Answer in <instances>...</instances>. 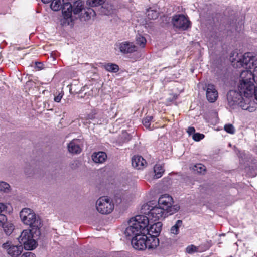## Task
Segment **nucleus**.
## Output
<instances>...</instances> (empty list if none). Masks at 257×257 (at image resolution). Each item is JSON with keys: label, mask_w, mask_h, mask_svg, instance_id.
Masks as SVG:
<instances>
[{"label": "nucleus", "mask_w": 257, "mask_h": 257, "mask_svg": "<svg viewBox=\"0 0 257 257\" xmlns=\"http://www.w3.org/2000/svg\"><path fill=\"white\" fill-rule=\"evenodd\" d=\"M148 218L146 216L137 215L130 220L124 233L126 236H133L131 244L135 249H154L159 245V240L156 236L146 235L148 233Z\"/></svg>", "instance_id": "1"}, {"label": "nucleus", "mask_w": 257, "mask_h": 257, "mask_svg": "<svg viewBox=\"0 0 257 257\" xmlns=\"http://www.w3.org/2000/svg\"><path fill=\"white\" fill-rule=\"evenodd\" d=\"M238 91L239 96H257V69L242 71Z\"/></svg>", "instance_id": "2"}, {"label": "nucleus", "mask_w": 257, "mask_h": 257, "mask_svg": "<svg viewBox=\"0 0 257 257\" xmlns=\"http://www.w3.org/2000/svg\"><path fill=\"white\" fill-rule=\"evenodd\" d=\"M20 217L24 224L29 225L33 229H39L42 226L39 216L30 208L23 209L20 213Z\"/></svg>", "instance_id": "3"}, {"label": "nucleus", "mask_w": 257, "mask_h": 257, "mask_svg": "<svg viewBox=\"0 0 257 257\" xmlns=\"http://www.w3.org/2000/svg\"><path fill=\"white\" fill-rule=\"evenodd\" d=\"M173 198L168 194L162 195L158 200V205L164 209L169 215L176 213L180 208L177 205L173 206Z\"/></svg>", "instance_id": "4"}, {"label": "nucleus", "mask_w": 257, "mask_h": 257, "mask_svg": "<svg viewBox=\"0 0 257 257\" xmlns=\"http://www.w3.org/2000/svg\"><path fill=\"white\" fill-rule=\"evenodd\" d=\"M96 208L100 213L108 214L113 210L114 204L108 197L102 196L96 201Z\"/></svg>", "instance_id": "5"}, {"label": "nucleus", "mask_w": 257, "mask_h": 257, "mask_svg": "<svg viewBox=\"0 0 257 257\" xmlns=\"http://www.w3.org/2000/svg\"><path fill=\"white\" fill-rule=\"evenodd\" d=\"M20 244H23L26 250H33L36 247V241L33 239L30 230H24L18 238Z\"/></svg>", "instance_id": "6"}, {"label": "nucleus", "mask_w": 257, "mask_h": 257, "mask_svg": "<svg viewBox=\"0 0 257 257\" xmlns=\"http://www.w3.org/2000/svg\"><path fill=\"white\" fill-rule=\"evenodd\" d=\"M237 67H242L246 70H250L252 67L257 68V58L253 56L251 53H245L242 57L237 61Z\"/></svg>", "instance_id": "7"}, {"label": "nucleus", "mask_w": 257, "mask_h": 257, "mask_svg": "<svg viewBox=\"0 0 257 257\" xmlns=\"http://www.w3.org/2000/svg\"><path fill=\"white\" fill-rule=\"evenodd\" d=\"M172 23L174 27L182 31L186 30L191 27L190 21L182 14L174 16Z\"/></svg>", "instance_id": "8"}, {"label": "nucleus", "mask_w": 257, "mask_h": 257, "mask_svg": "<svg viewBox=\"0 0 257 257\" xmlns=\"http://www.w3.org/2000/svg\"><path fill=\"white\" fill-rule=\"evenodd\" d=\"M238 106L242 109L253 112L257 106V97H239Z\"/></svg>", "instance_id": "9"}, {"label": "nucleus", "mask_w": 257, "mask_h": 257, "mask_svg": "<svg viewBox=\"0 0 257 257\" xmlns=\"http://www.w3.org/2000/svg\"><path fill=\"white\" fill-rule=\"evenodd\" d=\"M61 9L63 18L61 19V24L62 26L71 25L72 22V19L71 18L72 5L69 2L64 3Z\"/></svg>", "instance_id": "10"}, {"label": "nucleus", "mask_w": 257, "mask_h": 257, "mask_svg": "<svg viewBox=\"0 0 257 257\" xmlns=\"http://www.w3.org/2000/svg\"><path fill=\"white\" fill-rule=\"evenodd\" d=\"M169 215L164 209L158 205L155 206L150 209L148 213V217H147L148 218V220L150 219L152 221H156L164 219L166 216Z\"/></svg>", "instance_id": "11"}, {"label": "nucleus", "mask_w": 257, "mask_h": 257, "mask_svg": "<svg viewBox=\"0 0 257 257\" xmlns=\"http://www.w3.org/2000/svg\"><path fill=\"white\" fill-rule=\"evenodd\" d=\"M2 247L5 249L8 254L12 257L19 256L23 250V247L20 245H13L11 242H7L2 244Z\"/></svg>", "instance_id": "12"}, {"label": "nucleus", "mask_w": 257, "mask_h": 257, "mask_svg": "<svg viewBox=\"0 0 257 257\" xmlns=\"http://www.w3.org/2000/svg\"><path fill=\"white\" fill-rule=\"evenodd\" d=\"M81 140L78 139H73L68 145V149L72 154H79L81 152L80 147Z\"/></svg>", "instance_id": "13"}, {"label": "nucleus", "mask_w": 257, "mask_h": 257, "mask_svg": "<svg viewBox=\"0 0 257 257\" xmlns=\"http://www.w3.org/2000/svg\"><path fill=\"white\" fill-rule=\"evenodd\" d=\"M120 51L123 53H131L136 50L135 45L132 42H123L118 44Z\"/></svg>", "instance_id": "14"}, {"label": "nucleus", "mask_w": 257, "mask_h": 257, "mask_svg": "<svg viewBox=\"0 0 257 257\" xmlns=\"http://www.w3.org/2000/svg\"><path fill=\"white\" fill-rule=\"evenodd\" d=\"M115 11L114 6L108 2L104 3V5L101 7L100 12L102 15H110L113 14Z\"/></svg>", "instance_id": "15"}, {"label": "nucleus", "mask_w": 257, "mask_h": 257, "mask_svg": "<svg viewBox=\"0 0 257 257\" xmlns=\"http://www.w3.org/2000/svg\"><path fill=\"white\" fill-rule=\"evenodd\" d=\"M96 13L91 8H86L83 9V14H80V19L82 20L87 21L95 16Z\"/></svg>", "instance_id": "16"}, {"label": "nucleus", "mask_w": 257, "mask_h": 257, "mask_svg": "<svg viewBox=\"0 0 257 257\" xmlns=\"http://www.w3.org/2000/svg\"><path fill=\"white\" fill-rule=\"evenodd\" d=\"M146 162L144 158L141 156H134L132 159V166L138 169H142Z\"/></svg>", "instance_id": "17"}, {"label": "nucleus", "mask_w": 257, "mask_h": 257, "mask_svg": "<svg viewBox=\"0 0 257 257\" xmlns=\"http://www.w3.org/2000/svg\"><path fill=\"white\" fill-rule=\"evenodd\" d=\"M107 157L106 154L104 152H95L92 155L93 161L96 163H103Z\"/></svg>", "instance_id": "18"}, {"label": "nucleus", "mask_w": 257, "mask_h": 257, "mask_svg": "<svg viewBox=\"0 0 257 257\" xmlns=\"http://www.w3.org/2000/svg\"><path fill=\"white\" fill-rule=\"evenodd\" d=\"M162 224L161 222L154 223L153 224L151 225L149 228H148V233L151 232L157 236L160 233L162 230Z\"/></svg>", "instance_id": "19"}, {"label": "nucleus", "mask_w": 257, "mask_h": 257, "mask_svg": "<svg viewBox=\"0 0 257 257\" xmlns=\"http://www.w3.org/2000/svg\"><path fill=\"white\" fill-rule=\"evenodd\" d=\"M165 170L164 166L162 164H157L154 167V179H159L164 174Z\"/></svg>", "instance_id": "20"}, {"label": "nucleus", "mask_w": 257, "mask_h": 257, "mask_svg": "<svg viewBox=\"0 0 257 257\" xmlns=\"http://www.w3.org/2000/svg\"><path fill=\"white\" fill-rule=\"evenodd\" d=\"M84 8L81 1H76L72 6V12L74 14H83V11Z\"/></svg>", "instance_id": "21"}, {"label": "nucleus", "mask_w": 257, "mask_h": 257, "mask_svg": "<svg viewBox=\"0 0 257 257\" xmlns=\"http://www.w3.org/2000/svg\"><path fill=\"white\" fill-rule=\"evenodd\" d=\"M218 91L216 87L211 84L207 85L206 87V96H218Z\"/></svg>", "instance_id": "22"}, {"label": "nucleus", "mask_w": 257, "mask_h": 257, "mask_svg": "<svg viewBox=\"0 0 257 257\" xmlns=\"http://www.w3.org/2000/svg\"><path fill=\"white\" fill-rule=\"evenodd\" d=\"M64 0H53L51 4V8L55 11H57L62 9Z\"/></svg>", "instance_id": "23"}, {"label": "nucleus", "mask_w": 257, "mask_h": 257, "mask_svg": "<svg viewBox=\"0 0 257 257\" xmlns=\"http://www.w3.org/2000/svg\"><path fill=\"white\" fill-rule=\"evenodd\" d=\"M104 68L107 71L110 72L116 73L119 70V67L117 65L113 63H107L105 64L104 65Z\"/></svg>", "instance_id": "24"}, {"label": "nucleus", "mask_w": 257, "mask_h": 257, "mask_svg": "<svg viewBox=\"0 0 257 257\" xmlns=\"http://www.w3.org/2000/svg\"><path fill=\"white\" fill-rule=\"evenodd\" d=\"M2 226L7 235L11 234L14 229L13 224L11 223L7 222V221L2 225Z\"/></svg>", "instance_id": "25"}, {"label": "nucleus", "mask_w": 257, "mask_h": 257, "mask_svg": "<svg viewBox=\"0 0 257 257\" xmlns=\"http://www.w3.org/2000/svg\"><path fill=\"white\" fill-rule=\"evenodd\" d=\"M229 106L233 109L238 105L239 97H227Z\"/></svg>", "instance_id": "26"}, {"label": "nucleus", "mask_w": 257, "mask_h": 257, "mask_svg": "<svg viewBox=\"0 0 257 257\" xmlns=\"http://www.w3.org/2000/svg\"><path fill=\"white\" fill-rule=\"evenodd\" d=\"M136 43L141 47L144 48L146 44V38L141 34H138L136 37Z\"/></svg>", "instance_id": "27"}, {"label": "nucleus", "mask_w": 257, "mask_h": 257, "mask_svg": "<svg viewBox=\"0 0 257 257\" xmlns=\"http://www.w3.org/2000/svg\"><path fill=\"white\" fill-rule=\"evenodd\" d=\"M182 220H178L176 221L175 224L174 225H173L170 229V231H171V233L174 234H178L179 233V229L182 226Z\"/></svg>", "instance_id": "28"}, {"label": "nucleus", "mask_w": 257, "mask_h": 257, "mask_svg": "<svg viewBox=\"0 0 257 257\" xmlns=\"http://www.w3.org/2000/svg\"><path fill=\"white\" fill-rule=\"evenodd\" d=\"M193 170L197 173L204 174L206 171V167L202 164H197L193 166Z\"/></svg>", "instance_id": "29"}, {"label": "nucleus", "mask_w": 257, "mask_h": 257, "mask_svg": "<svg viewBox=\"0 0 257 257\" xmlns=\"http://www.w3.org/2000/svg\"><path fill=\"white\" fill-rule=\"evenodd\" d=\"M147 15L148 19L154 20L158 17L159 13L155 10L149 9L147 10Z\"/></svg>", "instance_id": "30"}, {"label": "nucleus", "mask_w": 257, "mask_h": 257, "mask_svg": "<svg viewBox=\"0 0 257 257\" xmlns=\"http://www.w3.org/2000/svg\"><path fill=\"white\" fill-rule=\"evenodd\" d=\"M105 0H87L86 3L89 6L97 7L103 4Z\"/></svg>", "instance_id": "31"}, {"label": "nucleus", "mask_w": 257, "mask_h": 257, "mask_svg": "<svg viewBox=\"0 0 257 257\" xmlns=\"http://www.w3.org/2000/svg\"><path fill=\"white\" fill-rule=\"evenodd\" d=\"M10 191V186L8 183L3 181L0 182V191L8 193Z\"/></svg>", "instance_id": "32"}, {"label": "nucleus", "mask_w": 257, "mask_h": 257, "mask_svg": "<svg viewBox=\"0 0 257 257\" xmlns=\"http://www.w3.org/2000/svg\"><path fill=\"white\" fill-rule=\"evenodd\" d=\"M153 119V116H147L145 118L143 119L142 122L143 125L146 128H150V122Z\"/></svg>", "instance_id": "33"}, {"label": "nucleus", "mask_w": 257, "mask_h": 257, "mask_svg": "<svg viewBox=\"0 0 257 257\" xmlns=\"http://www.w3.org/2000/svg\"><path fill=\"white\" fill-rule=\"evenodd\" d=\"M224 130L228 133L233 134L235 133V128L232 124H227L224 125Z\"/></svg>", "instance_id": "34"}, {"label": "nucleus", "mask_w": 257, "mask_h": 257, "mask_svg": "<svg viewBox=\"0 0 257 257\" xmlns=\"http://www.w3.org/2000/svg\"><path fill=\"white\" fill-rule=\"evenodd\" d=\"M35 86V83L33 81H28L24 86V89L26 91L28 90L30 91L31 88H33Z\"/></svg>", "instance_id": "35"}, {"label": "nucleus", "mask_w": 257, "mask_h": 257, "mask_svg": "<svg viewBox=\"0 0 257 257\" xmlns=\"http://www.w3.org/2000/svg\"><path fill=\"white\" fill-rule=\"evenodd\" d=\"M186 252L189 254L193 253L197 251L198 248L194 245L188 246L186 249Z\"/></svg>", "instance_id": "36"}, {"label": "nucleus", "mask_w": 257, "mask_h": 257, "mask_svg": "<svg viewBox=\"0 0 257 257\" xmlns=\"http://www.w3.org/2000/svg\"><path fill=\"white\" fill-rule=\"evenodd\" d=\"M204 137V135L203 134L199 133H195L193 135V139L196 141H199L200 140L203 139Z\"/></svg>", "instance_id": "37"}, {"label": "nucleus", "mask_w": 257, "mask_h": 257, "mask_svg": "<svg viewBox=\"0 0 257 257\" xmlns=\"http://www.w3.org/2000/svg\"><path fill=\"white\" fill-rule=\"evenodd\" d=\"M1 212H0V226H2V225L5 223L7 220L6 216L1 214Z\"/></svg>", "instance_id": "38"}, {"label": "nucleus", "mask_w": 257, "mask_h": 257, "mask_svg": "<svg viewBox=\"0 0 257 257\" xmlns=\"http://www.w3.org/2000/svg\"><path fill=\"white\" fill-rule=\"evenodd\" d=\"M96 114V112L95 111H92L89 114L85 117L86 119H93L95 118V115Z\"/></svg>", "instance_id": "39"}, {"label": "nucleus", "mask_w": 257, "mask_h": 257, "mask_svg": "<svg viewBox=\"0 0 257 257\" xmlns=\"http://www.w3.org/2000/svg\"><path fill=\"white\" fill-rule=\"evenodd\" d=\"M21 257H36L35 255L31 252H26L24 253Z\"/></svg>", "instance_id": "40"}, {"label": "nucleus", "mask_w": 257, "mask_h": 257, "mask_svg": "<svg viewBox=\"0 0 257 257\" xmlns=\"http://www.w3.org/2000/svg\"><path fill=\"white\" fill-rule=\"evenodd\" d=\"M195 129L194 127H189L187 130V132L189 135L194 134L195 133Z\"/></svg>", "instance_id": "41"}, {"label": "nucleus", "mask_w": 257, "mask_h": 257, "mask_svg": "<svg viewBox=\"0 0 257 257\" xmlns=\"http://www.w3.org/2000/svg\"><path fill=\"white\" fill-rule=\"evenodd\" d=\"M7 207L8 206L6 204L0 203V212H2L6 210Z\"/></svg>", "instance_id": "42"}, {"label": "nucleus", "mask_w": 257, "mask_h": 257, "mask_svg": "<svg viewBox=\"0 0 257 257\" xmlns=\"http://www.w3.org/2000/svg\"><path fill=\"white\" fill-rule=\"evenodd\" d=\"M35 65L37 68H38V70H41L43 68V64L41 62H36L35 63Z\"/></svg>", "instance_id": "43"}, {"label": "nucleus", "mask_w": 257, "mask_h": 257, "mask_svg": "<svg viewBox=\"0 0 257 257\" xmlns=\"http://www.w3.org/2000/svg\"><path fill=\"white\" fill-rule=\"evenodd\" d=\"M208 102L213 103L217 100V97H206Z\"/></svg>", "instance_id": "44"}, {"label": "nucleus", "mask_w": 257, "mask_h": 257, "mask_svg": "<svg viewBox=\"0 0 257 257\" xmlns=\"http://www.w3.org/2000/svg\"><path fill=\"white\" fill-rule=\"evenodd\" d=\"M236 94V91H230L227 94V96H229V95L232 96L235 95Z\"/></svg>", "instance_id": "45"}, {"label": "nucleus", "mask_w": 257, "mask_h": 257, "mask_svg": "<svg viewBox=\"0 0 257 257\" xmlns=\"http://www.w3.org/2000/svg\"><path fill=\"white\" fill-rule=\"evenodd\" d=\"M62 97H54V101L57 102H60Z\"/></svg>", "instance_id": "46"}, {"label": "nucleus", "mask_w": 257, "mask_h": 257, "mask_svg": "<svg viewBox=\"0 0 257 257\" xmlns=\"http://www.w3.org/2000/svg\"><path fill=\"white\" fill-rule=\"evenodd\" d=\"M44 3H49L51 0H41Z\"/></svg>", "instance_id": "47"}, {"label": "nucleus", "mask_w": 257, "mask_h": 257, "mask_svg": "<svg viewBox=\"0 0 257 257\" xmlns=\"http://www.w3.org/2000/svg\"><path fill=\"white\" fill-rule=\"evenodd\" d=\"M175 98H176V97H172V99H170L169 102H171V101H173L174 99H175Z\"/></svg>", "instance_id": "48"}, {"label": "nucleus", "mask_w": 257, "mask_h": 257, "mask_svg": "<svg viewBox=\"0 0 257 257\" xmlns=\"http://www.w3.org/2000/svg\"><path fill=\"white\" fill-rule=\"evenodd\" d=\"M170 105V103H167V105Z\"/></svg>", "instance_id": "49"}]
</instances>
